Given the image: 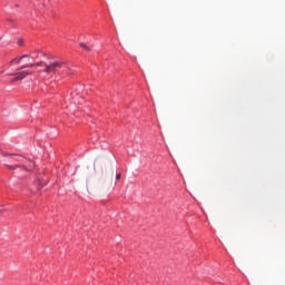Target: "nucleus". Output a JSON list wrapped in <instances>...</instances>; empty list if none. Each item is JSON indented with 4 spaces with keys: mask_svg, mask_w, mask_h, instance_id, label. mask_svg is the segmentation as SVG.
<instances>
[{
    "mask_svg": "<svg viewBox=\"0 0 285 285\" xmlns=\"http://www.w3.org/2000/svg\"><path fill=\"white\" fill-rule=\"evenodd\" d=\"M37 68L38 79L42 80L48 79V77H50V75H55V72H59V70H61L62 68L66 75H70V69L66 66V62L63 61H53L49 65L43 61H39L37 63Z\"/></svg>",
    "mask_w": 285,
    "mask_h": 285,
    "instance_id": "1",
    "label": "nucleus"
},
{
    "mask_svg": "<svg viewBox=\"0 0 285 285\" xmlns=\"http://www.w3.org/2000/svg\"><path fill=\"white\" fill-rule=\"evenodd\" d=\"M11 63H22V66L18 70H23L24 68H35V58H30V56H22L20 58H14Z\"/></svg>",
    "mask_w": 285,
    "mask_h": 285,
    "instance_id": "2",
    "label": "nucleus"
},
{
    "mask_svg": "<svg viewBox=\"0 0 285 285\" xmlns=\"http://www.w3.org/2000/svg\"><path fill=\"white\" fill-rule=\"evenodd\" d=\"M29 75H35V71L24 70L20 71L13 75V79L11 80V83H14V81H22V79H26V77H29Z\"/></svg>",
    "mask_w": 285,
    "mask_h": 285,
    "instance_id": "3",
    "label": "nucleus"
},
{
    "mask_svg": "<svg viewBox=\"0 0 285 285\" xmlns=\"http://www.w3.org/2000/svg\"><path fill=\"white\" fill-rule=\"evenodd\" d=\"M20 166L28 173H31V170H35V161L30 159H24L23 165H20Z\"/></svg>",
    "mask_w": 285,
    "mask_h": 285,
    "instance_id": "4",
    "label": "nucleus"
},
{
    "mask_svg": "<svg viewBox=\"0 0 285 285\" xmlns=\"http://www.w3.org/2000/svg\"><path fill=\"white\" fill-rule=\"evenodd\" d=\"M6 167L9 168V170H17V168H21V165H16V166L6 165Z\"/></svg>",
    "mask_w": 285,
    "mask_h": 285,
    "instance_id": "5",
    "label": "nucleus"
},
{
    "mask_svg": "<svg viewBox=\"0 0 285 285\" xmlns=\"http://www.w3.org/2000/svg\"><path fill=\"white\" fill-rule=\"evenodd\" d=\"M40 1V6L42 8H46L48 6V3H50V0H39Z\"/></svg>",
    "mask_w": 285,
    "mask_h": 285,
    "instance_id": "6",
    "label": "nucleus"
},
{
    "mask_svg": "<svg viewBox=\"0 0 285 285\" xmlns=\"http://www.w3.org/2000/svg\"><path fill=\"white\" fill-rule=\"evenodd\" d=\"M80 48H83V50H87L88 52H90V47H88V45L83 42L80 43Z\"/></svg>",
    "mask_w": 285,
    "mask_h": 285,
    "instance_id": "7",
    "label": "nucleus"
},
{
    "mask_svg": "<svg viewBox=\"0 0 285 285\" xmlns=\"http://www.w3.org/2000/svg\"><path fill=\"white\" fill-rule=\"evenodd\" d=\"M12 157H16V158H13L14 161H23V157H21V156L13 155Z\"/></svg>",
    "mask_w": 285,
    "mask_h": 285,
    "instance_id": "8",
    "label": "nucleus"
},
{
    "mask_svg": "<svg viewBox=\"0 0 285 285\" xmlns=\"http://www.w3.org/2000/svg\"><path fill=\"white\" fill-rule=\"evenodd\" d=\"M0 154L2 155V157H10V154L3 151L2 149H0Z\"/></svg>",
    "mask_w": 285,
    "mask_h": 285,
    "instance_id": "9",
    "label": "nucleus"
},
{
    "mask_svg": "<svg viewBox=\"0 0 285 285\" xmlns=\"http://www.w3.org/2000/svg\"><path fill=\"white\" fill-rule=\"evenodd\" d=\"M38 55H41V57H46V52L43 51H38Z\"/></svg>",
    "mask_w": 285,
    "mask_h": 285,
    "instance_id": "10",
    "label": "nucleus"
},
{
    "mask_svg": "<svg viewBox=\"0 0 285 285\" xmlns=\"http://www.w3.org/2000/svg\"><path fill=\"white\" fill-rule=\"evenodd\" d=\"M116 179H118V180L121 179V174H117Z\"/></svg>",
    "mask_w": 285,
    "mask_h": 285,
    "instance_id": "11",
    "label": "nucleus"
},
{
    "mask_svg": "<svg viewBox=\"0 0 285 285\" xmlns=\"http://www.w3.org/2000/svg\"><path fill=\"white\" fill-rule=\"evenodd\" d=\"M23 45V42L20 40V41H18V46H22Z\"/></svg>",
    "mask_w": 285,
    "mask_h": 285,
    "instance_id": "12",
    "label": "nucleus"
},
{
    "mask_svg": "<svg viewBox=\"0 0 285 285\" xmlns=\"http://www.w3.org/2000/svg\"><path fill=\"white\" fill-rule=\"evenodd\" d=\"M0 213H3V209H0Z\"/></svg>",
    "mask_w": 285,
    "mask_h": 285,
    "instance_id": "13",
    "label": "nucleus"
}]
</instances>
